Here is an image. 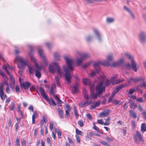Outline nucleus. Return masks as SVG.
I'll return each mask as SVG.
<instances>
[{
  "instance_id": "obj_11",
  "label": "nucleus",
  "mask_w": 146,
  "mask_h": 146,
  "mask_svg": "<svg viewBox=\"0 0 146 146\" xmlns=\"http://www.w3.org/2000/svg\"><path fill=\"white\" fill-rule=\"evenodd\" d=\"M139 37L140 41L142 43L146 42V33L141 31L139 34Z\"/></svg>"
},
{
  "instance_id": "obj_34",
  "label": "nucleus",
  "mask_w": 146,
  "mask_h": 146,
  "mask_svg": "<svg viewBox=\"0 0 146 146\" xmlns=\"http://www.w3.org/2000/svg\"><path fill=\"white\" fill-rule=\"evenodd\" d=\"M55 80L57 83V86L58 87H60L61 86L60 82L59 80V78L58 76H55Z\"/></svg>"
},
{
  "instance_id": "obj_21",
  "label": "nucleus",
  "mask_w": 146,
  "mask_h": 146,
  "mask_svg": "<svg viewBox=\"0 0 146 146\" xmlns=\"http://www.w3.org/2000/svg\"><path fill=\"white\" fill-rule=\"evenodd\" d=\"M50 94L52 95H54L56 94V85L53 84L51 86V88L49 90Z\"/></svg>"
},
{
  "instance_id": "obj_32",
  "label": "nucleus",
  "mask_w": 146,
  "mask_h": 146,
  "mask_svg": "<svg viewBox=\"0 0 146 146\" xmlns=\"http://www.w3.org/2000/svg\"><path fill=\"white\" fill-rule=\"evenodd\" d=\"M141 131L142 132H144L146 131V124L143 123L141 125Z\"/></svg>"
},
{
  "instance_id": "obj_42",
  "label": "nucleus",
  "mask_w": 146,
  "mask_h": 146,
  "mask_svg": "<svg viewBox=\"0 0 146 146\" xmlns=\"http://www.w3.org/2000/svg\"><path fill=\"white\" fill-rule=\"evenodd\" d=\"M91 63V62H90L86 63L85 64L82 66V68L84 69H85L90 65Z\"/></svg>"
},
{
  "instance_id": "obj_23",
  "label": "nucleus",
  "mask_w": 146,
  "mask_h": 146,
  "mask_svg": "<svg viewBox=\"0 0 146 146\" xmlns=\"http://www.w3.org/2000/svg\"><path fill=\"white\" fill-rule=\"evenodd\" d=\"M31 85V83L27 81L23 82L22 83L23 87L25 90L28 89Z\"/></svg>"
},
{
  "instance_id": "obj_60",
  "label": "nucleus",
  "mask_w": 146,
  "mask_h": 146,
  "mask_svg": "<svg viewBox=\"0 0 146 146\" xmlns=\"http://www.w3.org/2000/svg\"><path fill=\"white\" fill-rule=\"evenodd\" d=\"M131 107H132L133 108H135L137 107V106L136 104L135 103V102L132 103L131 105V106H130Z\"/></svg>"
},
{
  "instance_id": "obj_39",
  "label": "nucleus",
  "mask_w": 146,
  "mask_h": 146,
  "mask_svg": "<svg viewBox=\"0 0 146 146\" xmlns=\"http://www.w3.org/2000/svg\"><path fill=\"white\" fill-rule=\"evenodd\" d=\"M76 133L77 135H83L84 134L83 132L80 130L78 129H76Z\"/></svg>"
},
{
  "instance_id": "obj_18",
  "label": "nucleus",
  "mask_w": 146,
  "mask_h": 146,
  "mask_svg": "<svg viewBox=\"0 0 146 146\" xmlns=\"http://www.w3.org/2000/svg\"><path fill=\"white\" fill-rule=\"evenodd\" d=\"M66 109L65 110L66 114L65 115V117L66 118L70 116L69 112L71 110V108L68 104H66Z\"/></svg>"
},
{
  "instance_id": "obj_7",
  "label": "nucleus",
  "mask_w": 146,
  "mask_h": 146,
  "mask_svg": "<svg viewBox=\"0 0 146 146\" xmlns=\"http://www.w3.org/2000/svg\"><path fill=\"white\" fill-rule=\"evenodd\" d=\"M102 62H95L93 64V66L96 72L94 71H92L90 73V75L92 77L94 76L96 74V73H98L100 71V68L99 67V66L100 65H102Z\"/></svg>"
},
{
  "instance_id": "obj_16",
  "label": "nucleus",
  "mask_w": 146,
  "mask_h": 146,
  "mask_svg": "<svg viewBox=\"0 0 146 146\" xmlns=\"http://www.w3.org/2000/svg\"><path fill=\"white\" fill-rule=\"evenodd\" d=\"M83 93L84 95V99L85 100V101L87 102L90 103V104L91 103V102L90 101H89V99H91L90 98V97H89L87 91H86V89L84 88L83 89Z\"/></svg>"
},
{
  "instance_id": "obj_6",
  "label": "nucleus",
  "mask_w": 146,
  "mask_h": 146,
  "mask_svg": "<svg viewBox=\"0 0 146 146\" xmlns=\"http://www.w3.org/2000/svg\"><path fill=\"white\" fill-rule=\"evenodd\" d=\"M93 33L95 38L99 42H102L103 40L102 35L99 30L97 28L93 29Z\"/></svg>"
},
{
  "instance_id": "obj_24",
  "label": "nucleus",
  "mask_w": 146,
  "mask_h": 146,
  "mask_svg": "<svg viewBox=\"0 0 146 146\" xmlns=\"http://www.w3.org/2000/svg\"><path fill=\"white\" fill-rule=\"evenodd\" d=\"M110 110H106L103 111L100 114V116L101 117H105L107 116L110 114Z\"/></svg>"
},
{
  "instance_id": "obj_1",
  "label": "nucleus",
  "mask_w": 146,
  "mask_h": 146,
  "mask_svg": "<svg viewBox=\"0 0 146 146\" xmlns=\"http://www.w3.org/2000/svg\"><path fill=\"white\" fill-rule=\"evenodd\" d=\"M17 61H18L19 62L17 64V67L20 70L19 71V74L21 75L23 70L25 69V67L28 66V61L26 58H24L17 55L15 59V62L16 63Z\"/></svg>"
},
{
  "instance_id": "obj_4",
  "label": "nucleus",
  "mask_w": 146,
  "mask_h": 146,
  "mask_svg": "<svg viewBox=\"0 0 146 146\" xmlns=\"http://www.w3.org/2000/svg\"><path fill=\"white\" fill-rule=\"evenodd\" d=\"M39 90L41 96L48 102L50 105H52L54 106H56V104L53 100L52 99L50 100H48L43 88L41 87H40Z\"/></svg>"
},
{
  "instance_id": "obj_44",
  "label": "nucleus",
  "mask_w": 146,
  "mask_h": 146,
  "mask_svg": "<svg viewBox=\"0 0 146 146\" xmlns=\"http://www.w3.org/2000/svg\"><path fill=\"white\" fill-rule=\"evenodd\" d=\"M15 104L14 102L11 103V106L10 108V110H13L15 108Z\"/></svg>"
},
{
  "instance_id": "obj_22",
  "label": "nucleus",
  "mask_w": 146,
  "mask_h": 146,
  "mask_svg": "<svg viewBox=\"0 0 146 146\" xmlns=\"http://www.w3.org/2000/svg\"><path fill=\"white\" fill-rule=\"evenodd\" d=\"M79 83H76L75 86H73L72 87V92L73 94H74L78 91V86Z\"/></svg>"
},
{
  "instance_id": "obj_52",
  "label": "nucleus",
  "mask_w": 146,
  "mask_h": 146,
  "mask_svg": "<svg viewBox=\"0 0 146 146\" xmlns=\"http://www.w3.org/2000/svg\"><path fill=\"white\" fill-rule=\"evenodd\" d=\"M136 101L140 103H142L143 102V99L142 98H137Z\"/></svg>"
},
{
  "instance_id": "obj_12",
  "label": "nucleus",
  "mask_w": 146,
  "mask_h": 146,
  "mask_svg": "<svg viewBox=\"0 0 146 146\" xmlns=\"http://www.w3.org/2000/svg\"><path fill=\"white\" fill-rule=\"evenodd\" d=\"M64 58L68 68L71 70H73V68L72 65V60L70 59L69 57L67 56H65Z\"/></svg>"
},
{
  "instance_id": "obj_49",
  "label": "nucleus",
  "mask_w": 146,
  "mask_h": 146,
  "mask_svg": "<svg viewBox=\"0 0 146 146\" xmlns=\"http://www.w3.org/2000/svg\"><path fill=\"white\" fill-rule=\"evenodd\" d=\"M94 85L93 84H90V88L91 92V91H94Z\"/></svg>"
},
{
  "instance_id": "obj_26",
  "label": "nucleus",
  "mask_w": 146,
  "mask_h": 146,
  "mask_svg": "<svg viewBox=\"0 0 146 146\" xmlns=\"http://www.w3.org/2000/svg\"><path fill=\"white\" fill-rule=\"evenodd\" d=\"M90 104V103L87 102L85 101V102L84 103L80 102L78 104V105L80 107L83 108L88 106Z\"/></svg>"
},
{
  "instance_id": "obj_30",
  "label": "nucleus",
  "mask_w": 146,
  "mask_h": 146,
  "mask_svg": "<svg viewBox=\"0 0 146 146\" xmlns=\"http://www.w3.org/2000/svg\"><path fill=\"white\" fill-rule=\"evenodd\" d=\"M93 38V37L92 35H88L86 36L85 40L87 42H89L92 40Z\"/></svg>"
},
{
  "instance_id": "obj_19",
  "label": "nucleus",
  "mask_w": 146,
  "mask_h": 146,
  "mask_svg": "<svg viewBox=\"0 0 146 146\" xmlns=\"http://www.w3.org/2000/svg\"><path fill=\"white\" fill-rule=\"evenodd\" d=\"M127 86V84H121L118 86H116L115 88V90L113 91L115 93L117 94L119 91L121 89L124 88L125 87Z\"/></svg>"
},
{
  "instance_id": "obj_3",
  "label": "nucleus",
  "mask_w": 146,
  "mask_h": 146,
  "mask_svg": "<svg viewBox=\"0 0 146 146\" xmlns=\"http://www.w3.org/2000/svg\"><path fill=\"white\" fill-rule=\"evenodd\" d=\"M48 69L49 72L52 73H54L57 70L58 73L61 77L63 74V71L60 69L58 64L56 62H53L49 65Z\"/></svg>"
},
{
  "instance_id": "obj_54",
  "label": "nucleus",
  "mask_w": 146,
  "mask_h": 146,
  "mask_svg": "<svg viewBox=\"0 0 146 146\" xmlns=\"http://www.w3.org/2000/svg\"><path fill=\"white\" fill-rule=\"evenodd\" d=\"M88 80L87 79H83V82L84 84L85 85L88 84Z\"/></svg>"
},
{
  "instance_id": "obj_45",
  "label": "nucleus",
  "mask_w": 146,
  "mask_h": 146,
  "mask_svg": "<svg viewBox=\"0 0 146 146\" xmlns=\"http://www.w3.org/2000/svg\"><path fill=\"white\" fill-rule=\"evenodd\" d=\"M55 132L56 133H57L58 137L59 138H61V132L59 130H58L57 131H56Z\"/></svg>"
},
{
  "instance_id": "obj_58",
  "label": "nucleus",
  "mask_w": 146,
  "mask_h": 146,
  "mask_svg": "<svg viewBox=\"0 0 146 146\" xmlns=\"http://www.w3.org/2000/svg\"><path fill=\"white\" fill-rule=\"evenodd\" d=\"M131 125L133 129H134L135 127V122L133 120L131 121Z\"/></svg>"
},
{
  "instance_id": "obj_2",
  "label": "nucleus",
  "mask_w": 146,
  "mask_h": 146,
  "mask_svg": "<svg viewBox=\"0 0 146 146\" xmlns=\"http://www.w3.org/2000/svg\"><path fill=\"white\" fill-rule=\"evenodd\" d=\"M29 46L30 50V51L29 54V55L31 57V61L35 63V66L37 69L36 70V71L35 76L37 78H40L41 76V73L40 72L41 68L40 67L37 63L36 62L35 58L33 56L32 53L33 51L32 47L31 45H29Z\"/></svg>"
},
{
  "instance_id": "obj_17",
  "label": "nucleus",
  "mask_w": 146,
  "mask_h": 146,
  "mask_svg": "<svg viewBox=\"0 0 146 146\" xmlns=\"http://www.w3.org/2000/svg\"><path fill=\"white\" fill-rule=\"evenodd\" d=\"M77 54L80 56L84 60V59L88 58L90 56L87 53H83L80 51H77Z\"/></svg>"
},
{
  "instance_id": "obj_14",
  "label": "nucleus",
  "mask_w": 146,
  "mask_h": 146,
  "mask_svg": "<svg viewBox=\"0 0 146 146\" xmlns=\"http://www.w3.org/2000/svg\"><path fill=\"white\" fill-rule=\"evenodd\" d=\"M121 58H123L124 59L125 57L127 58L130 60L132 61L133 60V57L129 53L127 52H125L121 53Z\"/></svg>"
},
{
  "instance_id": "obj_33",
  "label": "nucleus",
  "mask_w": 146,
  "mask_h": 146,
  "mask_svg": "<svg viewBox=\"0 0 146 146\" xmlns=\"http://www.w3.org/2000/svg\"><path fill=\"white\" fill-rule=\"evenodd\" d=\"M83 60L81 57L80 58H77L76 60V61L78 65H80L82 63Z\"/></svg>"
},
{
  "instance_id": "obj_25",
  "label": "nucleus",
  "mask_w": 146,
  "mask_h": 146,
  "mask_svg": "<svg viewBox=\"0 0 146 146\" xmlns=\"http://www.w3.org/2000/svg\"><path fill=\"white\" fill-rule=\"evenodd\" d=\"M98 92L96 93H94V91H91L90 92V98L91 99H93L96 98L98 96H99Z\"/></svg>"
},
{
  "instance_id": "obj_5",
  "label": "nucleus",
  "mask_w": 146,
  "mask_h": 146,
  "mask_svg": "<svg viewBox=\"0 0 146 146\" xmlns=\"http://www.w3.org/2000/svg\"><path fill=\"white\" fill-rule=\"evenodd\" d=\"M107 60L103 61L102 64L103 65L108 66L110 65L111 62L112 61L114 58V54L113 53H110L108 54L106 56Z\"/></svg>"
},
{
  "instance_id": "obj_55",
  "label": "nucleus",
  "mask_w": 146,
  "mask_h": 146,
  "mask_svg": "<svg viewBox=\"0 0 146 146\" xmlns=\"http://www.w3.org/2000/svg\"><path fill=\"white\" fill-rule=\"evenodd\" d=\"M29 63H28V64ZM29 69V72L30 74H32L33 73V68L31 66H27Z\"/></svg>"
},
{
  "instance_id": "obj_50",
  "label": "nucleus",
  "mask_w": 146,
  "mask_h": 146,
  "mask_svg": "<svg viewBox=\"0 0 146 146\" xmlns=\"http://www.w3.org/2000/svg\"><path fill=\"white\" fill-rule=\"evenodd\" d=\"M74 110L75 115L76 117L78 119V115L76 107H74Z\"/></svg>"
},
{
  "instance_id": "obj_64",
  "label": "nucleus",
  "mask_w": 146,
  "mask_h": 146,
  "mask_svg": "<svg viewBox=\"0 0 146 146\" xmlns=\"http://www.w3.org/2000/svg\"><path fill=\"white\" fill-rule=\"evenodd\" d=\"M15 88L17 93L18 94L20 92V90L19 86H18L16 85Z\"/></svg>"
},
{
  "instance_id": "obj_40",
  "label": "nucleus",
  "mask_w": 146,
  "mask_h": 146,
  "mask_svg": "<svg viewBox=\"0 0 146 146\" xmlns=\"http://www.w3.org/2000/svg\"><path fill=\"white\" fill-rule=\"evenodd\" d=\"M0 95L1 99L3 100L6 96V95H4L3 92H1L0 93Z\"/></svg>"
},
{
  "instance_id": "obj_8",
  "label": "nucleus",
  "mask_w": 146,
  "mask_h": 146,
  "mask_svg": "<svg viewBox=\"0 0 146 146\" xmlns=\"http://www.w3.org/2000/svg\"><path fill=\"white\" fill-rule=\"evenodd\" d=\"M96 90L98 92L99 95L104 92L105 91V87L103 85V83L102 81L99 82L96 86Z\"/></svg>"
},
{
  "instance_id": "obj_27",
  "label": "nucleus",
  "mask_w": 146,
  "mask_h": 146,
  "mask_svg": "<svg viewBox=\"0 0 146 146\" xmlns=\"http://www.w3.org/2000/svg\"><path fill=\"white\" fill-rule=\"evenodd\" d=\"M57 110L58 113L60 117L62 119L63 118L64 115L63 114V111L60 108H57Z\"/></svg>"
},
{
  "instance_id": "obj_37",
  "label": "nucleus",
  "mask_w": 146,
  "mask_h": 146,
  "mask_svg": "<svg viewBox=\"0 0 146 146\" xmlns=\"http://www.w3.org/2000/svg\"><path fill=\"white\" fill-rule=\"evenodd\" d=\"M45 44L46 46L49 49L51 48L53 46V44L50 42H47L45 43Z\"/></svg>"
},
{
  "instance_id": "obj_28",
  "label": "nucleus",
  "mask_w": 146,
  "mask_h": 146,
  "mask_svg": "<svg viewBox=\"0 0 146 146\" xmlns=\"http://www.w3.org/2000/svg\"><path fill=\"white\" fill-rule=\"evenodd\" d=\"M115 21V19L113 17H108L106 19V22L108 24H110L113 23Z\"/></svg>"
},
{
  "instance_id": "obj_63",
  "label": "nucleus",
  "mask_w": 146,
  "mask_h": 146,
  "mask_svg": "<svg viewBox=\"0 0 146 146\" xmlns=\"http://www.w3.org/2000/svg\"><path fill=\"white\" fill-rule=\"evenodd\" d=\"M129 13L130 14V15L131 16V18L133 19H135V15H134V14H133V13L131 11V12H130V13Z\"/></svg>"
},
{
  "instance_id": "obj_43",
  "label": "nucleus",
  "mask_w": 146,
  "mask_h": 146,
  "mask_svg": "<svg viewBox=\"0 0 146 146\" xmlns=\"http://www.w3.org/2000/svg\"><path fill=\"white\" fill-rule=\"evenodd\" d=\"M139 87H143L145 88H146V82L143 81L141 83L139 84Z\"/></svg>"
},
{
  "instance_id": "obj_36",
  "label": "nucleus",
  "mask_w": 146,
  "mask_h": 146,
  "mask_svg": "<svg viewBox=\"0 0 146 146\" xmlns=\"http://www.w3.org/2000/svg\"><path fill=\"white\" fill-rule=\"evenodd\" d=\"M125 69L126 70H129L131 69V65L129 63L125 64Z\"/></svg>"
},
{
  "instance_id": "obj_15",
  "label": "nucleus",
  "mask_w": 146,
  "mask_h": 146,
  "mask_svg": "<svg viewBox=\"0 0 146 146\" xmlns=\"http://www.w3.org/2000/svg\"><path fill=\"white\" fill-rule=\"evenodd\" d=\"M38 54L41 58L46 65H47V61L46 57L44 55L43 51L42 49H39L38 50Z\"/></svg>"
},
{
  "instance_id": "obj_57",
  "label": "nucleus",
  "mask_w": 146,
  "mask_h": 146,
  "mask_svg": "<svg viewBox=\"0 0 146 146\" xmlns=\"http://www.w3.org/2000/svg\"><path fill=\"white\" fill-rule=\"evenodd\" d=\"M135 91V90L134 89H131L128 92V94H132Z\"/></svg>"
},
{
  "instance_id": "obj_51",
  "label": "nucleus",
  "mask_w": 146,
  "mask_h": 146,
  "mask_svg": "<svg viewBox=\"0 0 146 146\" xmlns=\"http://www.w3.org/2000/svg\"><path fill=\"white\" fill-rule=\"evenodd\" d=\"M106 139L107 141L109 142L112 141L113 140V138L112 137L110 138L107 137Z\"/></svg>"
},
{
  "instance_id": "obj_29",
  "label": "nucleus",
  "mask_w": 146,
  "mask_h": 146,
  "mask_svg": "<svg viewBox=\"0 0 146 146\" xmlns=\"http://www.w3.org/2000/svg\"><path fill=\"white\" fill-rule=\"evenodd\" d=\"M54 59L56 60H59L60 59V56L58 52H55L54 53Z\"/></svg>"
},
{
  "instance_id": "obj_41",
  "label": "nucleus",
  "mask_w": 146,
  "mask_h": 146,
  "mask_svg": "<svg viewBox=\"0 0 146 146\" xmlns=\"http://www.w3.org/2000/svg\"><path fill=\"white\" fill-rule=\"evenodd\" d=\"M8 75L10 76V79L11 80L12 84H13L14 85L15 84V80L14 78L11 75V74H10V75Z\"/></svg>"
},
{
  "instance_id": "obj_35",
  "label": "nucleus",
  "mask_w": 146,
  "mask_h": 146,
  "mask_svg": "<svg viewBox=\"0 0 146 146\" xmlns=\"http://www.w3.org/2000/svg\"><path fill=\"white\" fill-rule=\"evenodd\" d=\"M130 115L134 118H136L137 117V115L136 113L133 111L130 110L129 111Z\"/></svg>"
},
{
  "instance_id": "obj_53",
  "label": "nucleus",
  "mask_w": 146,
  "mask_h": 146,
  "mask_svg": "<svg viewBox=\"0 0 146 146\" xmlns=\"http://www.w3.org/2000/svg\"><path fill=\"white\" fill-rule=\"evenodd\" d=\"M111 81L108 80H106L105 83V85L106 86H107L109 85L111 83Z\"/></svg>"
},
{
  "instance_id": "obj_48",
  "label": "nucleus",
  "mask_w": 146,
  "mask_h": 146,
  "mask_svg": "<svg viewBox=\"0 0 146 146\" xmlns=\"http://www.w3.org/2000/svg\"><path fill=\"white\" fill-rule=\"evenodd\" d=\"M3 69L5 70L6 72H7L8 75H10V74H11L10 72L7 69V67L6 65L4 66L3 67Z\"/></svg>"
},
{
  "instance_id": "obj_9",
  "label": "nucleus",
  "mask_w": 146,
  "mask_h": 146,
  "mask_svg": "<svg viewBox=\"0 0 146 146\" xmlns=\"http://www.w3.org/2000/svg\"><path fill=\"white\" fill-rule=\"evenodd\" d=\"M63 68L65 73L64 76L65 80L67 82L70 83L71 82V79L72 77V76L66 66H63Z\"/></svg>"
},
{
  "instance_id": "obj_10",
  "label": "nucleus",
  "mask_w": 146,
  "mask_h": 146,
  "mask_svg": "<svg viewBox=\"0 0 146 146\" xmlns=\"http://www.w3.org/2000/svg\"><path fill=\"white\" fill-rule=\"evenodd\" d=\"M133 138L134 142L137 144L140 143L141 141H143L142 136L140 132L138 131H136L135 133L134 134Z\"/></svg>"
},
{
  "instance_id": "obj_47",
  "label": "nucleus",
  "mask_w": 146,
  "mask_h": 146,
  "mask_svg": "<svg viewBox=\"0 0 146 146\" xmlns=\"http://www.w3.org/2000/svg\"><path fill=\"white\" fill-rule=\"evenodd\" d=\"M78 124L81 127H82L84 125L83 121L82 120H79L78 122Z\"/></svg>"
},
{
  "instance_id": "obj_31",
  "label": "nucleus",
  "mask_w": 146,
  "mask_h": 146,
  "mask_svg": "<svg viewBox=\"0 0 146 146\" xmlns=\"http://www.w3.org/2000/svg\"><path fill=\"white\" fill-rule=\"evenodd\" d=\"M145 79V78L142 76L136 77V83L142 82Z\"/></svg>"
},
{
  "instance_id": "obj_59",
  "label": "nucleus",
  "mask_w": 146,
  "mask_h": 146,
  "mask_svg": "<svg viewBox=\"0 0 146 146\" xmlns=\"http://www.w3.org/2000/svg\"><path fill=\"white\" fill-rule=\"evenodd\" d=\"M130 80L131 81H133L134 82L136 83V78H132L131 77H129Z\"/></svg>"
},
{
  "instance_id": "obj_46",
  "label": "nucleus",
  "mask_w": 146,
  "mask_h": 146,
  "mask_svg": "<svg viewBox=\"0 0 146 146\" xmlns=\"http://www.w3.org/2000/svg\"><path fill=\"white\" fill-rule=\"evenodd\" d=\"M88 3H92L96 1H100L101 0H85Z\"/></svg>"
},
{
  "instance_id": "obj_20",
  "label": "nucleus",
  "mask_w": 146,
  "mask_h": 146,
  "mask_svg": "<svg viewBox=\"0 0 146 146\" xmlns=\"http://www.w3.org/2000/svg\"><path fill=\"white\" fill-rule=\"evenodd\" d=\"M131 68L135 72H136L138 70V68L137 67L135 61L133 60L131 61Z\"/></svg>"
},
{
  "instance_id": "obj_62",
  "label": "nucleus",
  "mask_w": 146,
  "mask_h": 146,
  "mask_svg": "<svg viewBox=\"0 0 146 146\" xmlns=\"http://www.w3.org/2000/svg\"><path fill=\"white\" fill-rule=\"evenodd\" d=\"M124 9L125 10L128 12L129 13L131 11L130 9L126 6H124Z\"/></svg>"
},
{
  "instance_id": "obj_38",
  "label": "nucleus",
  "mask_w": 146,
  "mask_h": 146,
  "mask_svg": "<svg viewBox=\"0 0 146 146\" xmlns=\"http://www.w3.org/2000/svg\"><path fill=\"white\" fill-rule=\"evenodd\" d=\"M111 84L113 85L118 84V83H117V80H115L114 78H111Z\"/></svg>"
},
{
  "instance_id": "obj_56",
  "label": "nucleus",
  "mask_w": 146,
  "mask_h": 146,
  "mask_svg": "<svg viewBox=\"0 0 146 146\" xmlns=\"http://www.w3.org/2000/svg\"><path fill=\"white\" fill-rule=\"evenodd\" d=\"M37 117V114L36 112H35L32 115V118L36 119Z\"/></svg>"
},
{
  "instance_id": "obj_13",
  "label": "nucleus",
  "mask_w": 146,
  "mask_h": 146,
  "mask_svg": "<svg viewBox=\"0 0 146 146\" xmlns=\"http://www.w3.org/2000/svg\"><path fill=\"white\" fill-rule=\"evenodd\" d=\"M124 62V60L123 58H120L117 61L113 62L112 64L110 63V65H109L112 67H114L120 65Z\"/></svg>"
},
{
  "instance_id": "obj_61",
  "label": "nucleus",
  "mask_w": 146,
  "mask_h": 146,
  "mask_svg": "<svg viewBox=\"0 0 146 146\" xmlns=\"http://www.w3.org/2000/svg\"><path fill=\"white\" fill-rule=\"evenodd\" d=\"M101 103V101L100 100H99L97 101V102L95 103L94 104L96 106L98 107L99 106Z\"/></svg>"
}]
</instances>
